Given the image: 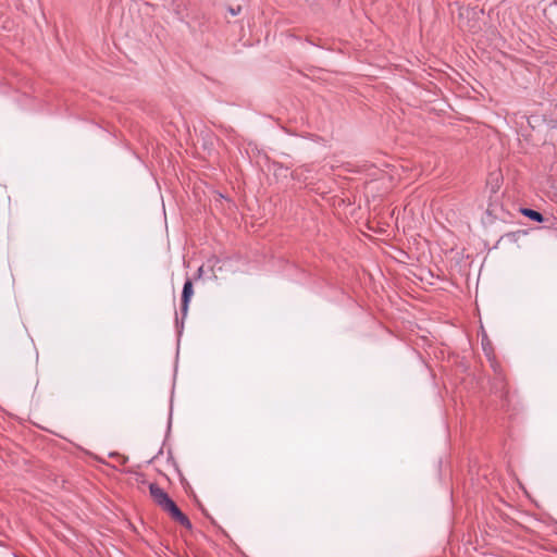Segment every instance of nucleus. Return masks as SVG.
<instances>
[{
	"mask_svg": "<svg viewBox=\"0 0 557 557\" xmlns=\"http://www.w3.org/2000/svg\"><path fill=\"white\" fill-rule=\"evenodd\" d=\"M150 496L153 502L170 517L186 529L191 528V523L186 515H184L176 504L170 498L168 493L156 483L149 484Z\"/></svg>",
	"mask_w": 557,
	"mask_h": 557,
	"instance_id": "1",
	"label": "nucleus"
},
{
	"mask_svg": "<svg viewBox=\"0 0 557 557\" xmlns=\"http://www.w3.org/2000/svg\"><path fill=\"white\" fill-rule=\"evenodd\" d=\"M194 294L193 290V283L190 280H187L183 287V294H182V310L186 311L188 308L189 300Z\"/></svg>",
	"mask_w": 557,
	"mask_h": 557,
	"instance_id": "2",
	"label": "nucleus"
},
{
	"mask_svg": "<svg viewBox=\"0 0 557 557\" xmlns=\"http://www.w3.org/2000/svg\"><path fill=\"white\" fill-rule=\"evenodd\" d=\"M520 212L524 216L531 219L532 221H535V222H543L544 221V218H543L542 213H540L539 211H535L533 209L521 208Z\"/></svg>",
	"mask_w": 557,
	"mask_h": 557,
	"instance_id": "3",
	"label": "nucleus"
},
{
	"mask_svg": "<svg viewBox=\"0 0 557 557\" xmlns=\"http://www.w3.org/2000/svg\"><path fill=\"white\" fill-rule=\"evenodd\" d=\"M228 11L232 15H237L240 12V7H237V9L230 8Z\"/></svg>",
	"mask_w": 557,
	"mask_h": 557,
	"instance_id": "4",
	"label": "nucleus"
},
{
	"mask_svg": "<svg viewBox=\"0 0 557 557\" xmlns=\"http://www.w3.org/2000/svg\"><path fill=\"white\" fill-rule=\"evenodd\" d=\"M503 239L510 240V235L502 236V238L499 239V242H500V240H503Z\"/></svg>",
	"mask_w": 557,
	"mask_h": 557,
	"instance_id": "5",
	"label": "nucleus"
}]
</instances>
